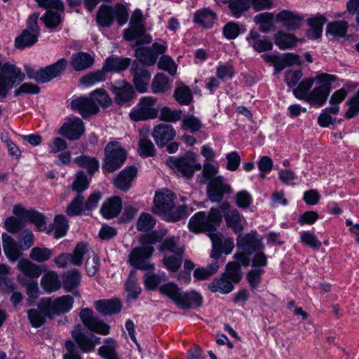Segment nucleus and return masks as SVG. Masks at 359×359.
Wrapping results in <instances>:
<instances>
[{"label":"nucleus","mask_w":359,"mask_h":359,"mask_svg":"<svg viewBox=\"0 0 359 359\" xmlns=\"http://www.w3.org/2000/svg\"><path fill=\"white\" fill-rule=\"evenodd\" d=\"M222 219L220 210L212 208L208 214L201 211L191 217L189 222V228L195 233L214 231L220 225Z\"/></svg>","instance_id":"7ed1b4c3"},{"label":"nucleus","mask_w":359,"mask_h":359,"mask_svg":"<svg viewBox=\"0 0 359 359\" xmlns=\"http://www.w3.org/2000/svg\"><path fill=\"white\" fill-rule=\"evenodd\" d=\"M166 163L178 176L187 179L191 178L196 170L201 169V165L196 161L193 154H187L184 156L179 158L170 156Z\"/></svg>","instance_id":"39448f33"},{"label":"nucleus","mask_w":359,"mask_h":359,"mask_svg":"<svg viewBox=\"0 0 359 359\" xmlns=\"http://www.w3.org/2000/svg\"><path fill=\"white\" fill-rule=\"evenodd\" d=\"M182 111L171 110L169 107H165L160 112V119L167 122H177L182 118Z\"/></svg>","instance_id":"680f3d73"},{"label":"nucleus","mask_w":359,"mask_h":359,"mask_svg":"<svg viewBox=\"0 0 359 359\" xmlns=\"http://www.w3.org/2000/svg\"><path fill=\"white\" fill-rule=\"evenodd\" d=\"M131 72L133 77V81L136 90L139 93L146 92L151 79L149 72L144 66H140L135 62L133 65Z\"/></svg>","instance_id":"dca6fc26"},{"label":"nucleus","mask_w":359,"mask_h":359,"mask_svg":"<svg viewBox=\"0 0 359 359\" xmlns=\"http://www.w3.org/2000/svg\"><path fill=\"white\" fill-rule=\"evenodd\" d=\"M88 252L86 243H77L72 253H62L55 257L54 262L59 268H67L69 265L79 266L83 264V257Z\"/></svg>","instance_id":"1a4fd4ad"},{"label":"nucleus","mask_w":359,"mask_h":359,"mask_svg":"<svg viewBox=\"0 0 359 359\" xmlns=\"http://www.w3.org/2000/svg\"><path fill=\"white\" fill-rule=\"evenodd\" d=\"M259 37V34L257 32L251 30L246 40L248 41L249 44L252 46L254 50L258 53L272 50V42L268 39H261Z\"/></svg>","instance_id":"cd10ccee"},{"label":"nucleus","mask_w":359,"mask_h":359,"mask_svg":"<svg viewBox=\"0 0 359 359\" xmlns=\"http://www.w3.org/2000/svg\"><path fill=\"white\" fill-rule=\"evenodd\" d=\"M348 28V23L344 20H338L327 25V32L336 36L344 37Z\"/></svg>","instance_id":"864d4df0"},{"label":"nucleus","mask_w":359,"mask_h":359,"mask_svg":"<svg viewBox=\"0 0 359 359\" xmlns=\"http://www.w3.org/2000/svg\"><path fill=\"white\" fill-rule=\"evenodd\" d=\"M93 62L94 59L90 54L79 52L72 55L70 65L75 71L80 72L90 67Z\"/></svg>","instance_id":"c85d7f7f"},{"label":"nucleus","mask_w":359,"mask_h":359,"mask_svg":"<svg viewBox=\"0 0 359 359\" xmlns=\"http://www.w3.org/2000/svg\"><path fill=\"white\" fill-rule=\"evenodd\" d=\"M84 132V126L79 118H72L62 124L58 131V134L70 140H78Z\"/></svg>","instance_id":"4468645a"},{"label":"nucleus","mask_w":359,"mask_h":359,"mask_svg":"<svg viewBox=\"0 0 359 359\" xmlns=\"http://www.w3.org/2000/svg\"><path fill=\"white\" fill-rule=\"evenodd\" d=\"M111 89L115 94V101L118 104H125L133 97V88L129 83L125 81H116Z\"/></svg>","instance_id":"aec40b11"},{"label":"nucleus","mask_w":359,"mask_h":359,"mask_svg":"<svg viewBox=\"0 0 359 359\" xmlns=\"http://www.w3.org/2000/svg\"><path fill=\"white\" fill-rule=\"evenodd\" d=\"M130 59L129 58H123L118 57H109L103 67L102 69L106 72H118L121 71L126 70L130 64Z\"/></svg>","instance_id":"c756f323"},{"label":"nucleus","mask_w":359,"mask_h":359,"mask_svg":"<svg viewBox=\"0 0 359 359\" xmlns=\"http://www.w3.org/2000/svg\"><path fill=\"white\" fill-rule=\"evenodd\" d=\"M176 132L172 126L161 123L156 126L152 132V136L158 147H163L167 143L172 140Z\"/></svg>","instance_id":"a211bd4d"},{"label":"nucleus","mask_w":359,"mask_h":359,"mask_svg":"<svg viewBox=\"0 0 359 359\" xmlns=\"http://www.w3.org/2000/svg\"><path fill=\"white\" fill-rule=\"evenodd\" d=\"M83 325L92 332L106 335L109 333L110 326L96 316L93 310L86 308L81 309L79 313Z\"/></svg>","instance_id":"9b49d317"},{"label":"nucleus","mask_w":359,"mask_h":359,"mask_svg":"<svg viewBox=\"0 0 359 359\" xmlns=\"http://www.w3.org/2000/svg\"><path fill=\"white\" fill-rule=\"evenodd\" d=\"M237 246L248 255L257 250H263L264 248L256 231H251L245 235H239L237 238Z\"/></svg>","instance_id":"f8f14e48"},{"label":"nucleus","mask_w":359,"mask_h":359,"mask_svg":"<svg viewBox=\"0 0 359 359\" xmlns=\"http://www.w3.org/2000/svg\"><path fill=\"white\" fill-rule=\"evenodd\" d=\"M157 99L152 96H145L139 100V108L132 111L129 116L135 121L153 119L158 116V110L155 108Z\"/></svg>","instance_id":"6e6552de"},{"label":"nucleus","mask_w":359,"mask_h":359,"mask_svg":"<svg viewBox=\"0 0 359 359\" xmlns=\"http://www.w3.org/2000/svg\"><path fill=\"white\" fill-rule=\"evenodd\" d=\"M90 97L97 106L100 105L103 107H107L111 103V100L110 99L108 93L102 88L94 90L90 94Z\"/></svg>","instance_id":"13d9d810"},{"label":"nucleus","mask_w":359,"mask_h":359,"mask_svg":"<svg viewBox=\"0 0 359 359\" xmlns=\"http://www.w3.org/2000/svg\"><path fill=\"white\" fill-rule=\"evenodd\" d=\"M219 208L224 212L226 226L236 233L241 232L243 230V217L238 210L231 208L228 203H223Z\"/></svg>","instance_id":"2eb2a0df"},{"label":"nucleus","mask_w":359,"mask_h":359,"mask_svg":"<svg viewBox=\"0 0 359 359\" xmlns=\"http://www.w3.org/2000/svg\"><path fill=\"white\" fill-rule=\"evenodd\" d=\"M135 56L144 65L152 66L157 60V55L151 50L146 47H140L135 50Z\"/></svg>","instance_id":"58836bf2"},{"label":"nucleus","mask_w":359,"mask_h":359,"mask_svg":"<svg viewBox=\"0 0 359 359\" xmlns=\"http://www.w3.org/2000/svg\"><path fill=\"white\" fill-rule=\"evenodd\" d=\"M106 80V73L104 70L102 69L92 72L80 79V83L84 86H90L97 83L104 81Z\"/></svg>","instance_id":"09e8293b"},{"label":"nucleus","mask_w":359,"mask_h":359,"mask_svg":"<svg viewBox=\"0 0 359 359\" xmlns=\"http://www.w3.org/2000/svg\"><path fill=\"white\" fill-rule=\"evenodd\" d=\"M250 7V0H232L229 4L232 15L236 18L241 17Z\"/></svg>","instance_id":"6e6d98bb"},{"label":"nucleus","mask_w":359,"mask_h":359,"mask_svg":"<svg viewBox=\"0 0 359 359\" xmlns=\"http://www.w3.org/2000/svg\"><path fill=\"white\" fill-rule=\"evenodd\" d=\"M52 251L47 248L35 247L32 249L29 257L36 262H43L50 258Z\"/></svg>","instance_id":"052dcab7"},{"label":"nucleus","mask_w":359,"mask_h":359,"mask_svg":"<svg viewBox=\"0 0 359 359\" xmlns=\"http://www.w3.org/2000/svg\"><path fill=\"white\" fill-rule=\"evenodd\" d=\"M97 311L103 316H111L121 311L122 305L117 299H101L94 302Z\"/></svg>","instance_id":"393cba45"},{"label":"nucleus","mask_w":359,"mask_h":359,"mask_svg":"<svg viewBox=\"0 0 359 359\" xmlns=\"http://www.w3.org/2000/svg\"><path fill=\"white\" fill-rule=\"evenodd\" d=\"M159 291L183 310L196 309L203 304V297L201 294L194 290L184 292L173 283L161 285L159 287Z\"/></svg>","instance_id":"f03ea898"},{"label":"nucleus","mask_w":359,"mask_h":359,"mask_svg":"<svg viewBox=\"0 0 359 359\" xmlns=\"http://www.w3.org/2000/svg\"><path fill=\"white\" fill-rule=\"evenodd\" d=\"M175 193L169 189L156 191L152 212L163 217L168 222H177L186 217L187 206L183 205L175 208Z\"/></svg>","instance_id":"f257e3e1"},{"label":"nucleus","mask_w":359,"mask_h":359,"mask_svg":"<svg viewBox=\"0 0 359 359\" xmlns=\"http://www.w3.org/2000/svg\"><path fill=\"white\" fill-rule=\"evenodd\" d=\"M96 20L102 27H109L114 20L113 8L108 6H102L97 11Z\"/></svg>","instance_id":"37998d69"},{"label":"nucleus","mask_w":359,"mask_h":359,"mask_svg":"<svg viewBox=\"0 0 359 359\" xmlns=\"http://www.w3.org/2000/svg\"><path fill=\"white\" fill-rule=\"evenodd\" d=\"M117 343L112 338L104 340V345L99 348L98 355L104 359H119Z\"/></svg>","instance_id":"f704fd0d"},{"label":"nucleus","mask_w":359,"mask_h":359,"mask_svg":"<svg viewBox=\"0 0 359 359\" xmlns=\"http://www.w3.org/2000/svg\"><path fill=\"white\" fill-rule=\"evenodd\" d=\"M62 11L59 10H48L45 16L42 18L46 27L55 28L61 22L60 13Z\"/></svg>","instance_id":"0e129e2a"},{"label":"nucleus","mask_w":359,"mask_h":359,"mask_svg":"<svg viewBox=\"0 0 359 359\" xmlns=\"http://www.w3.org/2000/svg\"><path fill=\"white\" fill-rule=\"evenodd\" d=\"M122 209L121 199L118 196H114L107 200L102 204L100 212L106 219L116 217Z\"/></svg>","instance_id":"a878e982"},{"label":"nucleus","mask_w":359,"mask_h":359,"mask_svg":"<svg viewBox=\"0 0 359 359\" xmlns=\"http://www.w3.org/2000/svg\"><path fill=\"white\" fill-rule=\"evenodd\" d=\"M72 336L83 352L88 353L93 351L90 334H86L81 325L78 324L75 326L72 331Z\"/></svg>","instance_id":"b1692460"},{"label":"nucleus","mask_w":359,"mask_h":359,"mask_svg":"<svg viewBox=\"0 0 359 359\" xmlns=\"http://www.w3.org/2000/svg\"><path fill=\"white\" fill-rule=\"evenodd\" d=\"M161 251H169L177 256H182L184 253V247L180 245L178 237H170L166 238L161 244Z\"/></svg>","instance_id":"c03bdc74"},{"label":"nucleus","mask_w":359,"mask_h":359,"mask_svg":"<svg viewBox=\"0 0 359 359\" xmlns=\"http://www.w3.org/2000/svg\"><path fill=\"white\" fill-rule=\"evenodd\" d=\"M144 32L143 24H130V27L124 31L123 37L128 41L141 37Z\"/></svg>","instance_id":"bf43d9fd"},{"label":"nucleus","mask_w":359,"mask_h":359,"mask_svg":"<svg viewBox=\"0 0 359 359\" xmlns=\"http://www.w3.org/2000/svg\"><path fill=\"white\" fill-rule=\"evenodd\" d=\"M104 156L102 169L107 172H113L118 170L127 158L126 150L117 142H110L107 144Z\"/></svg>","instance_id":"423d86ee"},{"label":"nucleus","mask_w":359,"mask_h":359,"mask_svg":"<svg viewBox=\"0 0 359 359\" xmlns=\"http://www.w3.org/2000/svg\"><path fill=\"white\" fill-rule=\"evenodd\" d=\"M315 80H316V77H309L302 80L297 87L293 90L294 96L299 100L306 101L309 96V90L312 87Z\"/></svg>","instance_id":"ea45409f"},{"label":"nucleus","mask_w":359,"mask_h":359,"mask_svg":"<svg viewBox=\"0 0 359 359\" xmlns=\"http://www.w3.org/2000/svg\"><path fill=\"white\" fill-rule=\"evenodd\" d=\"M38 34L31 33L29 29H25L15 40V46L18 49H24L34 45L38 40Z\"/></svg>","instance_id":"a19ab883"},{"label":"nucleus","mask_w":359,"mask_h":359,"mask_svg":"<svg viewBox=\"0 0 359 359\" xmlns=\"http://www.w3.org/2000/svg\"><path fill=\"white\" fill-rule=\"evenodd\" d=\"M215 19L216 14L208 8L198 11L194 15V22L204 27H212Z\"/></svg>","instance_id":"4c0bfd02"},{"label":"nucleus","mask_w":359,"mask_h":359,"mask_svg":"<svg viewBox=\"0 0 359 359\" xmlns=\"http://www.w3.org/2000/svg\"><path fill=\"white\" fill-rule=\"evenodd\" d=\"M151 90L155 94L164 93L170 89V83L167 76L158 73L153 79Z\"/></svg>","instance_id":"c9c22d12"},{"label":"nucleus","mask_w":359,"mask_h":359,"mask_svg":"<svg viewBox=\"0 0 359 359\" xmlns=\"http://www.w3.org/2000/svg\"><path fill=\"white\" fill-rule=\"evenodd\" d=\"M157 65L158 69L168 72L172 76L175 75L177 72V65L168 55H163Z\"/></svg>","instance_id":"338daca9"},{"label":"nucleus","mask_w":359,"mask_h":359,"mask_svg":"<svg viewBox=\"0 0 359 359\" xmlns=\"http://www.w3.org/2000/svg\"><path fill=\"white\" fill-rule=\"evenodd\" d=\"M326 22V18L323 15H318L308 20L310 28L307 30L306 36L311 39H316L321 36L323 27Z\"/></svg>","instance_id":"473e14b6"},{"label":"nucleus","mask_w":359,"mask_h":359,"mask_svg":"<svg viewBox=\"0 0 359 359\" xmlns=\"http://www.w3.org/2000/svg\"><path fill=\"white\" fill-rule=\"evenodd\" d=\"M229 184L225 183L222 177L212 180L207 188V194L212 202L219 203L222 201L224 194L231 193Z\"/></svg>","instance_id":"ddd939ff"},{"label":"nucleus","mask_w":359,"mask_h":359,"mask_svg":"<svg viewBox=\"0 0 359 359\" xmlns=\"http://www.w3.org/2000/svg\"><path fill=\"white\" fill-rule=\"evenodd\" d=\"M277 20L289 31L299 29L303 23V17L290 11H283L276 16Z\"/></svg>","instance_id":"5701e85b"},{"label":"nucleus","mask_w":359,"mask_h":359,"mask_svg":"<svg viewBox=\"0 0 359 359\" xmlns=\"http://www.w3.org/2000/svg\"><path fill=\"white\" fill-rule=\"evenodd\" d=\"M334 79V76L327 74H321L317 76L316 80L320 83V85L310 92L306 102L318 107L323 105L330 94V83Z\"/></svg>","instance_id":"0eeeda50"},{"label":"nucleus","mask_w":359,"mask_h":359,"mask_svg":"<svg viewBox=\"0 0 359 359\" xmlns=\"http://www.w3.org/2000/svg\"><path fill=\"white\" fill-rule=\"evenodd\" d=\"M41 285L48 293L57 291L61 287L58 275L53 271L46 273L41 279Z\"/></svg>","instance_id":"e433bc0d"},{"label":"nucleus","mask_w":359,"mask_h":359,"mask_svg":"<svg viewBox=\"0 0 359 359\" xmlns=\"http://www.w3.org/2000/svg\"><path fill=\"white\" fill-rule=\"evenodd\" d=\"M81 273L77 269H72L62 276L63 287L67 292H71L78 287L81 283Z\"/></svg>","instance_id":"72a5a7b5"},{"label":"nucleus","mask_w":359,"mask_h":359,"mask_svg":"<svg viewBox=\"0 0 359 359\" xmlns=\"http://www.w3.org/2000/svg\"><path fill=\"white\" fill-rule=\"evenodd\" d=\"M83 196L78 194L76 197L72 201L67 208V214L69 216L79 215L82 211L85 210L83 204Z\"/></svg>","instance_id":"e2e57ef3"},{"label":"nucleus","mask_w":359,"mask_h":359,"mask_svg":"<svg viewBox=\"0 0 359 359\" xmlns=\"http://www.w3.org/2000/svg\"><path fill=\"white\" fill-rule=\"evenodd\" d=\"M165 233L161 231H152L142 236L140 238V243L144 246H151L161 242Z\"/></svg>","instance_id":"69168bd1"},{"label":"nucleus","mask_w":359,"mask_h":359,"mask_svg":"<svg viewBox=\"0 0 359 359\" xmlns=\"http://www.w3.org/2000/svg\"><path fill=\"white\" fill-rule=\"evenodd\" d=\"M27 313L29 321L34 327H41L46 323L47 317H51L48 308L43 300L42 304L39 306V309H29Z\"/></svg>","instance_id":"4be33fe9"},{"label":"nucleus","mask_w":359,"mask_h":359,"mask_svg":"<svg viewBox=\"0 0 359 359\" xmlns=\"http://www.w3.org/2000/svg\"><path fill=\"white\" fill-rule=\"evenodd\" d=\"M88 184L89 181L87 179V176L83 172L80 171L77 172L72 187L74 191L80 194L88 187Z\"/></svg>","instance_id":"774afa93"},{"label":"nucleus","mask_w":359,"mask_h":359,"mask_svg":"<svg viewBox=\"0 0 359 359\" xmlns=\"http://www.w3.org/2000/svg\"><path fill=\"white\" fill-rule=\"evenodd\" d=\"M156 152L155 147L149 139L142 137L139 140L138 153L141 156H154Z\"/></svg>","instance_id":"5fc2aeb1"},{"label":"nucleus","mask_w":359,"mask_h":359,"mask_svg":"<svg viewBox=\"0 0 359 359\" xmlns=\"http://www.w3.org/2000/svg\"><path fill=\"white\" fill-rule=\"evenodd\" d=\"M232 283H238L242 277L241 266L236 262H230L226 266V271L224 273Z\"/></svg>","instance_id":"3c124183"},{"label":"nucleus","mask_w":359,"mask_h":359,"mask_svg":"<svg viewBox=\"0 0 359 359\" xmlns=\"http://www.w3.org/2000/svg\"><path fill=\"white\" fill-rule=\"evenodd\" d=\"M154 252L151 246L137 247L128 255V262L135 269L142 271L153 269L154 266L149 262Z\"/></svg>","instance_id":"9d476101"},{"label":"nucleus","mask_w":359,"mask_h":359,"mask_svg":"<svg viewBox=\"0 0 359 359\" xmlns=\"http://www.w3.org/2000/svg\"><path fill=\"white\" fill-rule=\"evenodd\" d=\"M137 173V168L130 165L121 170L114 179L115 187L123 191H127L131 187L133 180Z\"/></svg>","instance_id":"412c9836"},{"label":"nucleus","mask_w":359,"mask_h":359,"mask_svg":"<svg viewBox=\"0 0 359 359\" xmlns=\"http://www.w3.org/2000/svg\"><path fill=\"white\" fill-rule=\"evenodd\" d=\"M208 288L212 292L228 294L233 290L234 287L226 274L222 273L219 278H215L209 283Z\"/></svg>","instance_id":"7c9ffc66"},{"label":"nucleus","mask_w":359,"mask_h":359,"mask_svg":"<svg viewBox=\"0 0 359 359\" xmlns=\"http://www.w3.org/2000/svg\"><path fill=\"white\" fill-rule=\"evenodd\" d=\"M74 162L80 167L85 168L88 170L90 174L96 172L99 168V161L95 157H90L86 155H82L76 157Z\"/></svg>","instance_id":"de8ad7c7"},{"label":"nucleus","mask_w":359,"mask_h":359,"mask_svg":"<svg viewBox=\"0 0 359 359\" xmlns=\"http://www.w3.org/2000/svg\"><path fill=\"white\" fill-rule=\"evenodd\" d=\"M18 267L23 275L31 278H37L41 273L40 268L28 260H20Z\"/></svg>","instance_id":"a18cd8bd"},{"label":"nucleus","mask_w":359,"mask_h":359,"mask_svg":"<svg viewBox=\"0 0 359 359\" xmlns=\"http://www.w3.org/2000/svg\"><path fill=\"white\" fill-rule=\"evenodd\" d=\"M135 273V270L131 271L125 284L126 290L128 292V297L134 299H137L141 293V288L137 284Z\"/></svg>","instance_id":"8fccbe9b"},{"label":"nucleus","mask_w":359,"mask_h":359,"mask_svg":"<svg viewBox=\"0 0 359 359\" xmlns=\"http://www.w3.org/2000/svg\"><path fill=\"white\" fill-rule=\"evenodd\" d=\"M25 74L15 65L0 62V97L5 98L8 91L24 81Z\"/></svg>","instance_id":"20e7f679"},{"label":"nucleus","mask_w":359,"mask_h":359,"mask_svg":"<svg viewBox=\"0 0 359 359\" xmlns=\"http://www.w3.org/2000/svg\"><path fill=\"white\" fill-rule=\"evenodd\" d=\"M201 128V121L193 115L185 116L182 119V128L184 130L196 133L199 131Z\"/></svg>","instance_id":"4d7b16f0"},{"label":"nucleus","mask_w":359,"mask_h":359,"mask_svg":"<svg viewBox=\"0 0 359 359\" xmlns=\"http://www.w3.org/2000/svg\"><path fill=\"white\" fill-rule=\"evenodd\" d=\"M156 225V220L149 213H142L137 222V229L140 231H149Z\"/></svg>","instance_id":"603ef678"},{"label":"nucleus","mask_w":359,"mask_h":359,"mask_svg":"<svg viewBox=\"0 0 359 359\" xmlns=\"http://www.w3.org/2000/svg\"><path fill=\"white\" fill-rule=\"evenodd\" d=\"M299 41H302V39L283 31H278L274 36V43L280 50L292 49Z\"/></svg>","instance_id":"bb28decb"},{"label":"nucleus","mask_w":359,"mask_h":359,"mask_svg":"<svg viewBox=\"0 0 359 359\" xmlns=\"http://www.w3.org/2000/svg\"><path fill=\"white\" fill-rule=\"evenodd\" d=\"M52 226L54 231V237L57 239L64 237L69 227L67 219L62 215H58L55 217Z\"/></svg>","instance_id":"49530a36"},{"label":"nucleus","mask_w":359,"mask_h":359,"mask_svg":"<svg viewBox=\"0 0 359 359\" xmlns=\"http://www.w3.org/2000/svg\"><path fill=\"white\" fill-rule=\"evenodd\" d=\"M72 108L76 110L83 116L86 118L92 114H96L99 111V107L90 96L79 97L71 102Z\"/></svg>","instance_id":"f3484780"},{"label":"nucleus","mask_w":359,"mask_h":359,"mask_svg":"<svg viewBox=\"0 0 359 359\" xmlns=\"http://www.w3.org/2000/svg\"><path fill=\"white\" fill-rule=\"evenodd\" d=\"M173 96L181 105H189L193 100L191 89L184 84L180 85L175 89Z\"/></svg>","instance_id":"79ce46f5"},{"label":"nucleus","mask_w":359,"mask_h":359,"mask_svg":"<svg viewBox=\"0 0 359 359\" xmlns=\"http://www.w3.org/2000/svg\"><path fill=\"white\" fill-rule=\"evenodd\" d=\"M2 243L4 251L11 261H16L21 255V252L17 246L14 239L8 234H2Z\"/></svg>","instance_id":"2f4dec72"},{"label":"nucleus","mask_w":359,"mask_h":359,"mask_svg":"<svg viewBox=\"0 0 359 359\" xmlns=\"http://www.w3.org/2000/svg\"><path fill=\"white\" fill-rule=\"evenodd\" d=\"M48 308L51 314H61L67 313L72 308L74 304V299L70 295H64L57 298L54 301L50 299L43 300Z\"/></svg>","instance_id":"6ab92c4d"}]
</instances>
